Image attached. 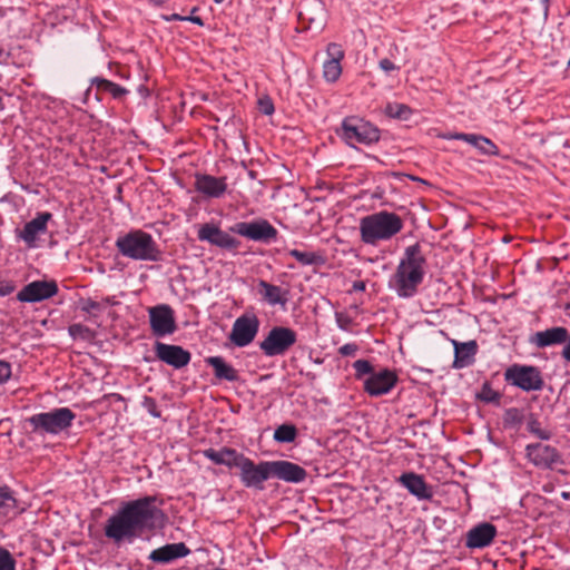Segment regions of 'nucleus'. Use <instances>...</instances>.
I'll use <instances>...</instances> for the list:
<instances>
[{
	"instance_id": "5701e85b",
	"label": "nucleus",
	"mask_w": 570,
	"mask_h": 570,
	"mask_svg": "<svg viewBox=\"0 0 570 570\" xmlns=\"http://www.w3.org/2000/svg\"><path fill=\"white\" fill-rule=\"evenodd\" d=\"M327 59L323 63V76L328 82H335L341 73V60L344 58V50L342 46L335 42H332L327 46L326 49Z\"/></svg>"
},
{
	"instance_id": "39448f33",
	"label": "nucleus",
	"mask_w": 570,
	"mask_h": 570,
	"mask_svg": "<svg viewBox=\"0 0 570 570\" xmlns=\"http://www.w3.org/2000/svg\"><path fill=\"white\" fill-rule=\"evenodd\" d=\"M76 413L69 407H57L49 412L36 413L27 419L32 432L39 435H57L71 428Z\"/></svg>"
},
{
	"instance_id": "20e7f679",
	"label": "nucleus",
	"mask_w": 570,
	"mask_h": 570,
	"mask_svg": "<svg viewBox=\"0 0 570 570\" xmlns=\"http://www.w3.org/2000/svg\"><path fill=\"white\" fill-rule=\"evenodd\" d=\"M115 245L119 254L134 261L158 262L161 257L153 236L141 229L119 236Z\"/></svg>"
},
{
	"instance_id": "f704fd0d",
	"label": "nucleus",
	"mask_w": 570,
	"mask_h": 570,
	"mask_svg": "<svg viewBox=\"0 0 570 570\" xmlns=\"http://www.w3.org/2000/svg\"><path fill=\"white\" fill-rule=\"evenodd\" d=\"M523 421V413L517 407H510L504 411L503 425L505 428H518Z\"/></svg>"
},
{
	"instance_id": "4d7b16f0",
	"label": "nucleus",
	"mask_w": 570,
	"mask_h": 570,
	"mask_svg": "<svg viewBox=\"0 0 570 570\" xmlns=\"http://www.w3.org/2000/svg\"><path fill=\"white\" fill-rule=\"evenodd\" d=\"M216 3H222L224 0H214Z\"/></svg>"
},
{
	"instance_id": "9b49d317",
	"label": "nucleus",
	"mask_w": 570,
	"mask_h": 570,
	"mask_svg": "<svg viewBox=\"0 0 570 570\" xmlns=\"http://www.w3.org/2000/svg\"><path fill=\"white\" fill-rule=\"evenodd\" d=\"M504 375L507 381L523 391H538L543 386L541 374L534 366L513 365Z\"/></svg>"
},
{
	"instance_id": "49530a36",
	"label": "nucleus",
	"mask_w": 570,
	"mask_h": 570,
	"mask_svg": "<svg viewBox=\"0 0 570 570\" xmlns=\"http://www.w3.org/2000/svg\"><path fill=\"white\" fill-rule=\"evenodd\" d=\"M358 350V346L354 343H348L338 348V353L342 356H354Z\"/></svg>"
},
{
	"instance_id": "6ab92c4d",
	"label": "nucleus",
	"mask_w": 570,
	"mask_h": 570,
	"mask_svg": "<svg viewBox=\"0 0 570 570\" xmlns=\"http://www.w3.org/2000/svg\"><path fill=\"white\" fill-rule=\"evenodd\" d=\"M569 338V331L563 326H553L532 334L529 342L538 348L563 345Z\"/></svg>"
},
{
	"instance_id": "6e6d98bb",
	"label": "nucleus",
	"mask_w": 570,
	"mask_h": 570,
	"mask_svg": "<svg viewBox=\"0 0 570 570\" xmlns=\"http://www.w3.org/2000/svg\"><path fill=\"white\" fill-rule=\"evenodd\" d=\"M105 303H106V304H114L109 297H107V298L105 299Z\"/></svg>"
},
{
	"instance_id": "c756f323",
	"label": "nucleus",
	"mask_w": 570,
	"mask_h": 570,
	"mask_svg": "<svg viewBox=\"0 0 570 570\" xmlns=\"http://www.w3.org/2000/svg\"><path fill=\"white\" fill-rule=\"evenodd\" d=\"M13 492L8 485H0V519L12 518L21 513Z\"/></svg>"
},
{
	"instance_id": "2eb2a0df",
	"label": "nucleus",
	"mask_w": 570,
	"mask_h": 570,
	"mask_svg": "<svg viewBox=\"0 0 570 570\" xmlns=\"http://www.w3.org/2000/svg\"><path fill=\"white\" fill-rule=\"evenodd\" d=\"M155 354L159 361L174 368L185 367L191 360L190 353L181 346L161 342L155 343Z\"/></svg>"
},
{
	"instance_id": "473e14b6",
	"label": "nucleus",
	"mask_w": 570,
	"mask_h": 570,
	"mask_svg": "<svg viewBox=\"0 0 570 570\" xmlns=\"http://www.w3.org/2000/svg\"><path fill=\"white\" fill-rule=\"evenodd\" d=\"M297 430L293 424H282L274 432V440L279 443H291L295 440Z\"/></svg>"
},
{
	"instance_id": "6e6552de",
	"label": "nucleus",
	"mask_w": 570,
	"mask_h": 570,
	"mask_svg": "<svg viewBox=\"0 0 570 570\" xmlns=\"http://www.w3.org/2000/svg\"><path fill=\"white\" fill-rule=\"evenodd\" d=\"M229 230L247 239L264 244L275 242L278 236L277 229L264 218L235 223L229 227Z\"/></svg>"
},
{
	"instance_id": "f257e3e1",
	"label": "nucleus",
	"mask_w": 570,
	"mask_h": 570,
	"mask_svg": "<svg viewBox=\"0 0 570 570\" xmlns=\"http://www.w3.org/2000/svg\"><path fill=\"white\" fill-rule=\"evenodd\" d=\"M155 502V497H144L122 504L107 520L105 535L115 543L132 542L144 532L155 529L165 517Z\"/></svg>"
},
{
	"instance_id": "c9c22d12",
	"label": "nucleus",
	"mask_w": 570,
	"mask_h": 570,
	"mask_svg": "<svg viewBox=\"0 0 570 570\" xmlns=\"http://www.w3.org/2000/svg\"><path fill=\"white\" fill-rule=\"evenodd\" d=\"M288 255L294 257L302 265H314L320 261V256L313 252H301L298 249L288 250Z\"/></svg>"
},
{
	"instance_id": "864d4df0",
	"label": "nucleus",
	"mask_w": 570,
	"mask_h": 570,
	"mask_svg": "<svg viewBox=\"0 0 570 570\" xmlns=\"http://www.w3.org/2000/svg\"><path fill=\"white\" fill-rule=\"evenodd\" d=\"M185 18H186V17H181V16H179V14H177V13H175V14H173V16H171V19H173V20H185Z\"/></svg>"
},
{
	"instance_id": "7ed1b4c3",
	"label": "nucleus",
	"mask_w": 570,
	"mask_h": 570,
	"mask_svg": "<svg viewBox=\"0 0 570 570\" xmlns=\"http://www.w3.org/2000/svg\"><path fill=\"white\" fill-rule=\"evenodd\" d=\"M403 228L402 218L395 213L381 210L367 215L360 220V234L363 243L376 245L380 240H389Z\"/></svg>"
},
{
	"instance_id": "8fccbe9b",
	"label": "nucleus",
	"mask_w": 570,
	"mask_h": 570,
	"mask_svg": "<svg viewBox=\"0 0 570 570\" xmlns=\"http://www.w3.org/2000/svg\"><path fill=\"white\" fill-rule=\"evenodd\" d=\"M561 356L567 361L570 362V332H569V338L563 344V348L561 352Z\"/></svg>"
},
{
	"instance_id": "412c9836",
	"label": "nucleus",
	"mask_w": 570,
	"mask_h": 570,
	"mask_svg": "<svg viewBox=\"0 0 570 570\" xmlns=\"http://www.w3.org/2000/svg\"><path fill=\"white\" fill-rule=\"evenodd\" d=\"M397 481L419 500H431L433 498L432 487L420 474L405 472L400 475Z\"/></svg>"
},
{
	"instance_id": "72a5a7b5",
	"label": "nucleus",
	"mask_w": 570,
	"mask_h": 570,
	"mask_svg": "<svg viewBox=\"0 0 570 570\" xmlns=\"http://www.w3.org/2000/svg\"><path fill=\"white\" fill-rule=\"evenodd\" d=\"M385 112L389 117L395 119L407 120L412 115V109L404 104H387Z\"/></svg>"
},
{
	"instance_id": "dca6fc26",
	"label": "nucleus",
	"mask_w": 570,
	"mask_h": 570,
	"mask_svg": "<svg viewBox=\"0 0 570 570\" xmlns=\"http://www.w3.org/2000/svg\"><path fill=\"white\" fill-rule=\"evenodd\" d=\"M52 219V214L49 212L38 213L35 218L28 222L21 230H19L18 237L21 238L29 248L37 246L39 235L47 233L48 222Z\"/></svg>"
},
{
	"instance_id": "f8f14e48",
	"label": "nucleus",
	"mask_w": 570,
	"mask_h": 570,
	"mask_svg": "<svg viewBox=\"0 0 570 570\" xmlns=\"http://www.w3.org/2000/svg\"><path fill=\"white\" fill-rule=\"evenodd\" d=\"M151 332L157 337L171 335L177 325L174 311L169 305L160 304L148 309Z\"/></svg>"
},
{
	"instance_id": "0eeeda50",
	"label": "nucleus",
	"mask_w": 570,
	"mask_h": 570,
	"mask_svg": "<svg viewBox=\"0 0 570 570\" xmlns=\"http://www.w3.org/2000/svg\"><path fill=\"white\" fill-rule=\"evenodd\" d=\"M297 341L294 330L285 326H274L259 343V348L268 357L284 355Z\"/></svg>"
},
{
	"instance_id": "ddd939ff",
	"label": "nucleus",
	"mask_w": 570,
	"mask_h": 570,
	"mask_svg": "<svg viewBox=\"0 0 570 570\" xmlns=\"http://www.w3.org/2000/svg\"><path fill=\"white\" fill-rule=\"evenodd\" d=\"M58 293L56 281H33L27 284L17 294V299L22 303H37L48 299Z\"/></svg>"
},
{
	"instance_id": "4be33fe9",
	"label": "nucleus",
	"mask_w": 570,
	"mask_h": 570,
	"mask_svg": "<svg viewBox=\"0 0 570 570\" xmlns=\"http://www.w3.org/2000/svg\"><path fill=\"white\" fill-rule=\"evenodd\" d=\"M525 452L527 458L537 466L550 468L560 460L554 448L542 443L527 445Z\"/></svg>"
},
{
	"instance_id": "c03bdc74",
	"label": "nucleus",
	"mask_w": 570,
	"mask_h": 570,
	"mask_svg": "<svg viewBox=\"0 0 570 570\" xmlns=\"http://www.w3.org/2000/svg\"><path fill=\"white\" fill-rule=\"evenodd\" d=\"M69 333L72 336L86 337L90 333V330L82 324H72L69 327Z\"/></svg>"
},
{
	"instance_id": "393cba45",
	"label": "nucleus",
	"mask_w": 570,
	"mask_h": 570,
	"mask_svg": "<svg viewBox=\"0 0 570 570\" xmlns=\"http://www.w3.org/2000/svg\"><path fill=\"white\" fill-rule=\"evenodd\" d=\"M257 294L271 306L279 305L285 307L288 302L289 291L277 285H273L264 279H258Z\"/></svg>"
},
{
	"instance_id": "37998d69",
	"label": "nucleus",
	"mask_w": 570,
	"mask_h": 570,
	"mask_svg": "<svg viewBox=\"0 0 570 570\" xmlns=\"http://www.w3.org/2000/svg\"><path fill=\"white\" fill-rule=\"evenodd\" d=\"M16 289V285L12 281L3 279L0 276V296L10 295Z\"/></svg>"
},
{
	"instance_id": "c85d7f7f",
	"label": "nucleus",
	"mask_w": 570,
	"mask_h": 570,
	"mask_svg": "<svg viewBox=\"0 0 570 570\" xmlns=\"http://www.w3.org/2000/svg\"><path fill=\"white\" fill-rule=\"evenodd\" d=\"M446 139L463 140L475 147L483 155H498V147L487 137L475 134L454 132L444 136Z\"/></svg>"
},
{
	"instance_id": "f3484780",
	"label": "nucleus",
	"mask_w": 570,
	"mask_h": 570,
	"mask_svg": "<svg viewBox=\"0 0 570 570\" xmlns=\"http://www.w3.org/2000/svg\"><path fill=\"white\" fill-rule=\"evenodd\" d=\"M397 376L390 370L372 373L364 381V390L372 396H380L389 393L396 384Z\"/></svg>"
},
{
	"instance_id": "603ef678",
	"label": "nucleus",
	"mask_w": 570,
	"mask_h": 570,
	"mask_svg": "<svg viewBox=\"0 0 570 570\" xmlns=\"http://www.w3.org/2000/svg\"><path fill=\"white\" fill-rule=\"evenodd\" d=\"M185 20H187V21H191V22H194V23H196V24H199V26H203V24H204V23H203V20H202V18H200V17H194V16H190V17H186V18H185Z\"/></svg>"
},
{
	"instance_id": "f03ea898",
	"label": "nucleus",
	"mask_w": 570,
	"mask_h": 570,
	"mask_svg": "<svg viewBox=\"0 0 570 570\" xmlns=\"http://www.w3.org/2000/svg\"><path fill=\"white\" fill-rule=\"evenodd\" d=\"M425 265L426 258L419 244L405 248L404 257L390 281L399 297L410 298L417 293L425 275Z\"/></svg>"
},
{
	"instance_id": "cd10ccee",
	"label": "nucleus",
	"mask_w": 570,
	"mask_h": 570,
	"mask_svg": "<svg viewBox=\"0 0 570 570\" xmlns=\"http://www.w3.org/2000/svg\"><path fill=\"white\" fill-rule=\"evenodd\" d=\"M203 454L215 464H222L228 468H237L244 456L243 453L237 452L235 449L226 446L219 450L209 448L204 450Z\"/></svg>"
},
{
	"instance_id": "4468645a",
	"label": "nucleus",
	"mask_w": 570,
	"mask_h": 570,
	"mask_svg": "<svg viewBox=\"0 0 570 570\" xmlns=\"http://www.w3.org/2000/svg\"><path fill=\"white\" fill-rule=\"evenodd\" d=\"M198 239L202 242H208L210 245L224 248V249H237L240 242L222 230L217 225L206 223L200 225L197 233Z\"/></svg>"
},
{
	"instance_id": "7c9ffc66",
	"label": "nucleus",
	"mask_w": 570,
	"mask_h": 570,
	"mask_svg": "<svg viewBox=\"0 0 570 570\" xmlns=\"http://www.w3.org/2000/svg\"><path fill=\"white\" fill-rule=\"evenodd\" d=\"M206 363L214 368L215 376L218 380L235 382L239 379L237 370L220 356H210L206 358Z\"/></svg>"
},
{
	"instance_id": "ea45409f",
	"label": "nucleus",
	"mask_w": 570,
	"mask_h": 570,
	"mask_svg": "<svg viewBox=\"0 0 570 570\" xmlns=\"http://www.w3.org/2000/svg\"><path fill=\"white\" fill-rule=\"evenodd\" d=\"M102 309V305L99 302L92 301L91 298L83 299L81 302V311L97 316V313Z\"/></svg>"
},
{
	"instance_id": "bb28decb",
	"label": "nucleus",
	"mask_w": 570,
	"mask_h": 570,
	"mask_svg": "<svg viewBox=\"0 0 570 570\" xmlns=\"http://www.w3.org/2000/svg\"><path fill=\"white\" fill-rule=\"evenodd\" d=\"M451 343L454 347V361L452 366L459 370L472 365L478 352L476 342L472 340L461 343L455 340H451Z\"/></svg>"
},
{
	"instance_id": "1a4fd4ad",
	"label": "nucleus",
	"mask_w": 570,
	"mask_h": 570,
	"mask_svg": "<svg viewBox=\"0 0 570 570\" xmlns=\"http://www.w3.org/2000/svg\"><path fill=\"white\" fill-rule=\"evenodd\" d=\"M237 469H239V479L246 488L263 490L264 482L272 478L271 461L255 464L253 460L244 455Z\"/></svg>"
},
{
	"instance_id": "9d476101",
	"label": "nucleus",
	"mask_w": 570,
	"mask_h": 570,
	"mask_svg": "<svg viewBox=\"0 0 570 570\" xmlns=\"http://www.w3.org/2000/svg\"><path fill=\"white\" fill-rule=\"evenodd\" d=\"M259 330V320L255 314H243L233 324L229 341L237 347L249 345Z\"/></svg>"
},
{
	"instance_id": "2f4dec72",
	"label": "nucleus",
	"mask_w": 570,
	"mask_h": 570,
	"mask_svg": "<svg viewBox=\"0 0 570 570\" xmlns=\"http://www.w3.org/2000/svg\"><path fill=\"white\" fill-rule=\"evenodd\" d=\"M91 83L100 91L109 92L115 99H120L128 94V90L110 80L96 77Z\"/></svg>"
},
{
	"instance_id": "b1692460",
	"label": "nucleus",
	"mask_w": 570,
	"mask_h": 570,
	"mask_svg": "<svg viewBox=\"0 0 570 570\" xmlns=\"http://www.w3.org/2000/svg\"><path fill=\"white\" fill-rule=\"evenodd\" d=\"M195 188L206 197L219 198L227 189L226 177H215L206 174L197 175Z\"/></svg>"
},
{
	"instance_id": "5fc2aeb1",
	"label": "nucleus",
	"mask_w": 570,
	"mask_h": 570,
	"mask_svg": "<svg viewBox=\"0 0 570 570\" xmlns=\"http://www.w3.org/2000/svg\"><path fill=\"white\" fill-rule=\"evenodd\" d=\"M4 110V104L2 101V98L0 97V112Z\"/></svg>"
},
{
	"instance_id": "79ce46f5",
	"label": "nucleus",
	"mask_w": 570,
	"mask_h": 570,
	"mask_svg": "<svg viewBox=\"0 0 570 570\" xmlns=\"http://www.w3.org/2000/svg\"><path fill=\"white\" fill-rule=\"evenodd\" d=\"M335 320H336L337 326L343 331H350V327L353 324V320L344 313H336Z\"/></svg>"
},
{
	"instance_id": "09e8293b",
	"label": "nucleus",
	"mask_w": 570,
	"mask_h": 570,
	"mask_svg": "<svg viewBox=\"0 0 570 570\" xmlns=\"http://www.w3.org/2000/svg\"><path fill=\"white\" fill-rule=\"evenodd\" d=\"M380 67L382 70H384L385 72H390L392 70H395L396 69V66L389 59H382L380 61Z\"/></svg>"
},
{
	"instance_id": "de8ad7c7",
	"label": "nucleus",
	"mask_w": 570,
	"mask_h": 570,
	"mask_svg": "<svg viewBox=\"0 0 570 570\" xmlns=\"http://www.w3.org/2000/svg\"><path fill=\"white\" fill-rule=\"evenodd\" d=\"M259 105H261V110L265 115H272L274 112V105L269 99H265V100L261 99Z\"/></svg>"
},
{
	"instance_id": "423d86ee",
	"label": "nucleus",
	"mask_w": 570,
	"mask_h": 570,
	"mask_svg": "<svg viewBox=\"0 0 570 570\" xmlns=\"http://www.w3.org/2000/svg\"><path fill=\"white\" fill-rule=\"evenodd\" d=\"M340 135L351 146L355 142L371 145L380 140L377 127L357 117H346L342 121Z\"/></svg>"
},
{
	"instance_id": "a878e982",
	"label": "nucleus",
	"mask_w": 570,
	"mask_h": 570,
	"mask_svg": "<svg viewBox=\"0 0 570 570\" xmlns=\"http://www.w3.org/2000/svg\"><path fill=\"white\" fill-rule=\"evenodd\" d=\"M190 552L184 543H168L150 552L149 559L156 563H169L176 559L184 558Z\"/></svg>"
},
{
	"instance_id": "a211bd4d",
	"label": "nucleus",
	"mask_w": 570,
	"mask_h": 570,
	"mask_svg": "<svg viewBox=\"0 0 570 570\" xmlns=\"http://www.w3.org/2000/svg\"><path fill=\"white\" fill-rule=\"evenodd\" d=\"M271 473L272 478H277L278 480L289 483H301L307 476V472L304 468L284 460L271 461Z\"/></svg>"
},
{
	"instance_id": "3c124183",
	"label": "nucleus",
	"mask_w": 570,
	"mask_h": 570,
	"mask_svg": "<svg viewBox=\"0 0 570 570\" xmlns=\"http://www.w3.org/2000/svg\"><path fill=\"white\" fill-rule=\"evenodd\" d=\"M353 289L356 292L365 291V283L363 281H357L353 283Z\"/></svg>"
},
{
	"instance_id": "a19ab883",
	"label": "nucleus",
	"mask_w": 570,
	"mask_h": 570,
	"mask_svg": "<svg viewBox=\"0 0 570 570\" xmlns=\"http://www.w3.org/2000/svg\"><path fill=\"white\" fill-rule=\"evenodd\" d=\"M353 367L356 372V376L357 377H361L363 375H366V374H372L373 373V367L371 365V363L366 360H357L354 364H353Z\"/></svg>"
},
{
	"instance_id": "aec40b11",
	"label": "nucleus",
	"mask_w": 570,
	"mask_h": 570,
	"mask_svg": "<svg viewBox=\"0 0 570 570\" xmlns=\"http://www.w3.org/2000/svg\"><path fill=\"white\" fill-rule=\"evenodd\" d=\"M497 535V528L489 522L476 524L466 533L465 546L470 549H482L490 546Z\"/></svg>"
},
{
	"instance_id": "4c0bfd02",
	"label": "nucleus",
	"mask_w": 570,
	"mask_h": 570,
	"mask_svg": "<svg viewBox=\"0 0 570 570\" xmlns=\"http://www.w3.org/2000/svg\"><path fill=\"white\" fill-rule=\"evenodd\" d=\"M0 570H16V560L11 553L0 547Z\"/></svg>"
},
{
	"instance_id": "58836bf2",
	"label": "nucleus",
	"mask_w": 570,
	"mask_h": 570,
	"mask_svg": "<svg viewBox=\"0 0 570 570\" xmlns=\"http://www.w3.org/2000/svg\"><path fill=\"white\" fill-rule=\"evenodd\" d=\"M528 430H529V432L537 435L541 440L550 439V433L546 430H542L540 428V423L535 419H531L528 422Z\"/></svg>"
},
{
	"instance_id": "a18cd8bd",
	"label": "nucleus",
	"mask_w": 570,
	"mask_h": 570,
	"mask_svg": "<svg viewBox=\"0 0 570 570\" xmlns=\"http://www.w3.org/2000/svg\"><path fill=\"white\" fill-rule=\"evenodd\" d=\"M11 376V365L6 361H0V385L4 384Z\"/></svg>"
},
{
	"instance_id": "e433bc0d",
	"label": "nucleus",
	"mask_w": 570,
	"mask_h": 570,
	"mask_svg": "<svg viewBox=\"0 0 570 570\" xmlns=\"http://www.w3.org/2000/svg\"><path fill=\"white\" fill-rule=\"evenodd\" d=\"M476 397L485 403H499L501 394L494 391L489 383H484Z\"/></svg>"
}]
</instances>
